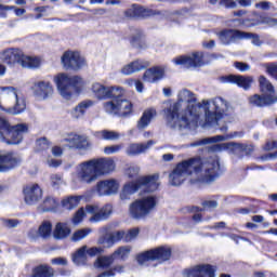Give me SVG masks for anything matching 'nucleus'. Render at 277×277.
<instances>
[{
	"label": "nucleus",
	"mask_w": 277,
	"mask_h": 277,
	"mask_svg": "<svg viewBox=\"0 0 277 277\" xmlns=\"http://www.w3.org/2000/svg\"><path fill=\"white\" fill-rule=\"evenodd\" d=\"M220 172V159L211 157L206 160L190 158L180 162L169 175V183L174 187L183 185L188 176L194 175L199 183H213Z\"/></svg>",
	"instance_id": "2"
},
{
	"label": "nucleus",
	"mask_w": 277,
	"mask_h": 277,
	"mask_svg": "<svg viewBox=\"0 0 277 277\" xmlns=\"http://www.w3.org/2000/svg\"><path fill=\"white\" fill-rule=\"evenodd\" d=\"M259 83L263 94L266 96H274V85H272V82H269L265 76H260Z\"/></svg>",
	"instance_id": "40"
},
{
	"label": "nucleus",
	"mask_w": 277,
	"mask_h": 277,
	"mask_svg": "<svg viewBox=\"0 0 277 277\" xmlns=\"http://www.w3.org/2000/svg\"><path fill=\"white\" fill-rule=\"evenodd\" d=\"M186 277H215V269L209 264L198 265L184 271Z\"/></svg>",
	"instance_id": "22"
},
{
	"label": "nucleus",
	"mask_w": 277,
	"mask_h": 277,
	"mask_svg": "<svg viewBox=\"0 0 277 277\" xmlns=\"http://www.w3.org/2000/svg\"><path fill=\"white\" fill-rule=\"evenodd\" d=\"M203 209H215L217 207V201L208 200L202 202Z\"/></svg>",
	"instance_id": "64"
},
{
	"label": "nucleus",
	"mask_w": 277,
	"mask_h": 277,
	"mask_svg": "<svg viewBox=\"0 0 277 277\" xmlns=\"http://www.w3.org/2000/svg\"><path fill=\"white\" fill-rule=\"evenodd\" d=\"M155 141H148L146 144H131L127 149V155L135 156L146 153L150 146H154Z\"/></svg>",
	"instance_id": "32"
},
{
	"label": "nucleus",
	"mask_w": 277,
	"mask_h": 277,
	"mask_svg": "<svg viewBox=\"0 0 277 277\" xmlns=\"http://www.w3.org/2000/svg\"><path fill=\"white\" fill-rule=\"evenodd\" d=\"M265 68L267 75L277 80V64L276 63H267L262 65Z\"/></svg>",
	"instance_id": "51"
},
{
	"label": "nucleus",
	"mask_w": 277,
	"mask_h": 277,
	"mask_svg": "<svg viewBox=\"0 0 277 277\" xmlns=\"http://www.w3.org/2000/svg\"><path fill=\"white\" fill-rule=\"evenodd\" d=\"M117 96H113L111 101L104 103V109L106 114H111L113 116H129L133 111V103L127 98H122L124 94V89H121Z\"/></svg>",
	"instance_id": "10"
},
{
	"label": "nucleus",
	"mask_w": 277,
	"mask_h": 277,
	"mask_svg": "<svg viewBox=\"0 0 277 277\" xmlns=\"http://www.w3.org/2000/svg\"><path fill=\"white\" fill-rule=\"evenodd\" d=\"M123 269H124V267H122V266H115L111 269L101 273L96 277H114V276H116V274H122Z\"/></svg>",
	"instance_id": "50"
},
{
	"label": "nucleus",
	"mask_w": 277,
	"mask_h": 277,
	"mask_svg": "<svg viewBox=\"0 0 277 277\" xmlns=\"http://www.w3.org/2000/svg\"><path fill=\"white\" fill-rule=\"evenodd\" d=\"M129 254H131V247L124 246V247H119L114 253L113 258L120 259L121 261H126L129 259Z\"/></svg>",
	"instance_id": "42"
},
{
	"label": "nucleus",
	"mask_w": 277,
	"mask_h": 277,
	"mask_svg": "<svg viewBox=\"0 0 277 277\" xmlns=\"http://www.w3.org/2000/svg\"><path fill=\"white\" fill-rule=\"evenodd\" d=\"M26 205H36L42 199V188L38 184H29L24 188Z\"/></svg>",
	"instance_id": "23"
},
{
	"label": "nucleus",
	"mask_w": 277,
	"mask_h": 277,
	"mask_svg": "<svg viewBox=\"0 0 277 277\" xmlns=\"http://www.w3.org/2000/svg\"><path fill=\"white\" fill-rule=\"evenodd\" d=\"M175 66L184 68H198L205 66V53L195 52L192 55H182L173 58Z\"/></svg>",
	"instance_id": "15"
},
{
	"label": "nucleus",
	"mask_w": 277,
	"mask_h": 277,
	"mask_svg": "<svg viewBox=\"0 0 277 277\" xmlns=\"http://www.w3.org/2000/svg\"><path fill=\"white\" fill-rule=\"evenodd\" d=\"M21 157L12 151L0 154V172H10L21 166Z\"/></svg>",
	"instance_id": "17"
},
{
	"label": "nucleus",
	"mask_w": 277,
	"mask_h": 277,
	"mask_svg": "<svg viewBox=\"0 0 277 277\" xmlns=\"http://www.w3.org/2000/svg\"><path fill=\"white\" fill-rule=\"evenodd\" d=\"M137 235H140V228H132L128 233H124V241H133Z\"/></svg>",
	"instance_id": "56"
},
{
	"label": "nucleus",
	"mask_w": 277,
	"mask_h": 277,
	"mask_svg": "<svg viewBox=\"0 0 277 277\" xmlns=\"http://www.w3.org/2000/svg\"><path fill=\"white\" fill-rule=\"evenodd\" d=\"M246 27H256V25H268V27H276L277 19L274 17L259 16L255 19H247L242 22Z\"/></svg>",
	"instance_id": "27"
},
{
	"label": "nucleus",
	"mask_w": 277,
	"mask_h": 277,
	"mask_svg": "<svg viewBox=\"0 0 277 277\" xmlns=\"http://www.w3.org/2000/svg\"><path fill=\"white\" fill-rule=\"evenodd\" d=\"M91 92L97 101H106V98H111L113 96H119L122 92L121 87H107L101 82H94L91 87ZM119 94H118V93Z\"/></svg>",
	"instance_id": "13"
},
{
	"label": "nucleus",
	"mask_w": 277,
	"mask_h": 277,
	"mask_svg": "<svg viewBox=\"0 0 277 277\" xmlns=\"http://www.w3.org/2000/svg\"><path fill=\"white\" fill-rule=\"evenodd\" d=\"M157 207V197L153 195L144 196L140 199H136L129 207L130 217L133 220H142L153 213Z\"/></svg>",
	"instance_id": "9"
},
{
	"label": "nucleus",
	"mask_w": 277,
	"mask_h": 277,
	"mask_svg": "<svg viewBox=\"0 0 277 277\" xmlns=\"http://www.w3.org/2000/svg\"><path fill=\"white\" fill-rule=\"evenodd\" d=\"M0 98L6 105H13L5 108L0 104V109H2V111H6V114H12L13 116L23 114L24 109L27 107L23 94L14 87H0Z\"/></svg>",
	"instance_id": "5"
},
{
	"label": "nucleus",
	"mask_w": 277,
	"mask_h": 277,
	"mask_svg": "<svg viewBox=\"0 0 277 277\" xmlns=\"http://www.w3.org/2000/svg\"><path fill=\"white\" fill-rule=\"evenodd\" d=\"M90 233H92L91 228L78 229L74 233L71 240L72 241H81V239H85V237H88V235H90Z\"/></svg>",
	"instance_id": "48"
},
{
	"label": "nucleus",
	"mask_w": 277,
	"mask_h": 277,
	"mask_svg": "<svg viewBox=\"0 0 277 277\" xmlns=\"http://www.w3.org/2000/svg\"><path fill=\"white\" fill-rule=\"evenodd\" d=\"M241 40H251L252 44H254L255 47H261V44H263L259 35L252 32L242 31Z\"/></svg>",
	"instance_id": "47"
},
{
	"label": "nucleus",
	"mask_w": 277,
	"mask_h": 277,
	"mask_svg": "<svg viewBox=\"0 0 277 277\" xmlns=\"http://www.w3.org/2000/svg\"><path fill=\"white\" fill-rule=\"evenodd\" d=\"M114 170H116V163L109 158L91 159L77 167V179L80 183L90 184Z\"/></svg>",
	"instance_id": "3"
},
{
	"label": "nucleus",
	"mask_w": 277,
	"mask_h": 277,
	"mask_svg": "<svg viewBox=\"0 0 277 277\" xmlns=\"http://www.w3.org/2000/svg\"><path fill=\"white\" fill-rule=\"evenodd\" d=\"M87 256H96V254H101L103 252V248L101 247H93V248H85Z\"/></svg>",
	"instance_id": "58"
},
{
	"label": "nucleus",
	"mask_w": 277,
	"mask_h": 277,
	"mask_svg": "<svg viewBox=\"0 0 277 277\" xmlns=\"http://www.w3.org/2000/svg\"><path fill=\"white\" fill-rule=\"evenodd\" d=\"M122 238H124V232H114L109 234L108 238H106L103 243H107V248H111L116 241H120Z\"/></svg>",
	"instance_id": "44"
},
{
	"label": "nucleus",
	"mask_w": 277,
	"mask_h": 277,
	"mask_svg": "<svg viewBox=\"0 0 277 277\" xmlns=\"http://www.w3.org/2000/svg\"><path fill=\"white\" fill-rule=\"evenodd\" d=\"M36 146L38 150H49L51 144L47 138L43 137V138L37 140Z\"/></svg>",
	"instance_id": "55"
},
{
	"label": "nucleus",
	"mask_w": 277,
	"mask_h": 277,
	"mask_svg": "<svg viewBox=\"0 0 277 277\" xmlns=\"http://www.w3.org/2000/svg\"><path fill=\"white\" fill-rule=\"evenodd\" d=\"M14 6L4 5L0 3V17L1 18H8V11L13 10Z\"/></svg>",
	"instance_id": "62"
},
{
	"label": "nucleus",
	"mask_w": 277,
	"mask_h": 277,
	"mask_svg": "<svg viewBox=\"0 0 277 277\" xmlns=\"http://www.w3.org/2000/svg\"><path fill=\"white\" fill-rule=\"evenodd\" d=\"M202 109L206 114V124L208 127H213L226 116V113L232 109L230 104L228 101L224 100L223 97H214L213 100L202 101Z\"/></svg>",
	"instance_id": "4"
},
{
	"label": "nucleus",
	"mask_w": 277,
	"mask_h": 277,
	"mask_svg": "<svg viewBox=\"0 0 277 277\" xmlns=\"http://www.w3.org/2000/svg\"><path fill=\"white\" fill-rule=\"evenodd\" d=\"M61 63L65 70H80L85 66V58L75 51H65L61 57Z\"/></svg>",
	"instance_id": "12"
},
{
	"label": "nucleus",
	"mask_w": 277,
	"mask_h": 277,
	"mask_svg": "<svg viewBox=\"0 0 277 277\" xmlns=\"http://www.w3.org/2000/svg\"><path fill=\"white\" fill-rule=\"evenodd\" d=\"M55 276V269L49 265H39L32 268L30 277H53Z\"/></svg>",
	"instance_id": "33"
},
{
	"label": "nucleus",
	"mask_w": 277,
	"mask_h": 277,
	"mask_svg": "<svg viewBox=\"0 0 277 277\" xmlns=\"http://www.w3.org/2000/svg\"><path fill=\"white\" fill-rule=\"evenodd\" d=\"M79 202H81V199L79 197L69 196L63 198L61 205L66 211H72V209H77V207H79Z\"/></svg>",
	"instance_id": "36"
},
{
	"label": "nucleus",
	"mask_w": 277,
	"mask_h": 277,
	"mask_svg": "<svg viewBox=\"0 0 277 277\" xmlns=\"http://www.w3.org/2000/svg\"><path fill=\"white\" fill-rule=\"evenodd\" d=\"M243 31L235 29H225L219 32V40L222 44H232L234 40H241Z\"/></svg>",
	"instance_id": "24"
},
{
	"label": "nucleus",
	"mask_w": 277,
	"mask_h": 277,
	"mask_svg": "<svg viewBox=\"0 0 277 277\" xmlns=\"http://www.w3.org/2000/svg\"><path fill=\"white\" fill-rule=\"evenodd\" d=\"M219 81H221V83H236L238 88H242L243 90H250V87L252 85L254 79L250 76L227 75L221 76L219 78Z\"/></svg>",
	"instance_id": "18"
},
{
	"label": "nucleus",
	"mask_w": 277,
	"mask_h": 277,
	"mask_svg": "<svg viewBox=\"0 0 277 277\" xmlns=\"http://www.w3.org/2000/svg\"><path fill=\"white\" fill-rule=\"evenodd\" d=\"M27 131V124L19 123L10 127L8 119L0 117V140L5 142V144H21L23 142V135H25Z\"/></svg>",
	"instance_id": "8"
},
{
	"label": "nucleus",
	"mask_w": 277,
	"mask_h": 277,
	"mask_svg": "<svg viewBox=\"0 0 277 277\" xmlns=\"http://www.w3.org/2000/svg\"><path fill=\"white\" fill-rule=\"evenodd\" d=\"M142 187L146 192H157L159 189V174L141 176L135 182L124 184L120 192L121 200H129Z\"/></svg>",
	"instance_id": "6"
},
{
	"label": "nucleus",
	"mask_w": 277,
	"mask_h": 277,
	"mask_svg": "<svg viewBox=\"0 0 277 277\" xmlns=\"http://www.w3.org/2000/svg\"><path fill=\"white\" fill-rule=\"evenodd\" d=\"M51 185L56 189L60 188L61 185H64V177L62 174L54 173L50 176Z\"/></svg>",
	"instance_id": "53"
},
{
	"label": "nucleus",
	"mask_w": 277,
	"mask_h": 277,
	"mask_svg": "<svg viewBox=\"0 0 277 277\" xmlns=\"http://www.w3.org/2000/svg\"><path fill=\"white\" fill-rule=\"evenodd\" d=\"M63 142H67L69 148H77L78 150H88L91 146L88 136L79 134H68Z\"/></svg>",
	"instance_id": "21"
},
{
	"label": "nucleus",
	"mask_w": 277,
	"mask_h": 277,
	"mask_svg": "<svg viewBox=\"0 0 277 277\" xmlns=\"http://www.w3.org/2000/svg\"><path fill=\"white\" fill-rule=\"evenodd\" d=\"M92 106H94V101L92 100L82 101L71 111L72 118H75L76 120H79V118H83V116H85V111H88V109H90V107Z\"/></svg>",
	"instance_id": "30"
},
{
	"label": "nucleus",
	"mask_w": 277,
	"mask_h": 277,
	"mask_svg": "<svg viewBox=\"0 0 277 277\" xmlns=\"http://www.w3.org/2000/svg\"><path fill=\"white\" fill-rule=\"evenodd\" d=\"M43 211H54V209H57V200L53 197H48L44 199L42 203Z\"/></svg>",
	"instance_id": "49"
},
{
	"label": "nucleus",
	"mask_w": 277,
	"mask_h": 277,
	"mask_svg": "<svg viewBox=\"0 0 277 277\" xmlns=\"http://www.w3.org/2000/svg\"><path fill=\"white\" fill-rule=\"evenodd\" d=\"M52 265H68L66 258H54L51 260Z\"/></svg>",
	"instance_id": "63"
},
{
	"label": "nucleus",
	"mask_w": 277,
	"mask_h": 277,
	"mask_svg": "<svg viewBox=\"0 0 277 277\" xmlns=\"http://www.w3.org/2000/svg\"><path fill=\"white\" fill-rule=\"evenodd\" d=\"M229 148H234V150H246V146L238 143H223L212 146L214 153H222V150H228Z\"/></svg>",
	"instance_id": "37"
},
{
	"label": "nucleus",
	"mask_w": 277,
	"mask_h": 277,
	"mask_svg": "<svg viewBox=\"0 0 277 277\" xmlns=\"http://www.w3.org/2000/svg\"><path fill=\"white\" fill-rule=\"evenodd\" d=\"M220 5H222L223 8L235 10V8H237V2L235 0H221Z\"/></svg>",
	"instance_id": "59"
},
{
	"label": "nucleus",
	"mask_w": 277,
	"mask_h": 277,
	"mask_svg": "<svg viewBox=\"0 0 277 277\" xmlns=\"http://www.w3.org/2000/svg\"><path fill=\"white\" fill-rule=\"evenodd\" d=\"M156 14L154 10L142 6L141 18H148V16H155Z\"/></svg>",
	"instance_id": "61"
},
{
	"label": "nucleus",
	"mask_w": 277,
	"mask_h": 277,
	"mask_svg": "<svg viewBox=\"0 0 277 277\" xmlns=\"http://www.w3.org/2000/svg\"><path fill=\"white\" fill-rule=\"evenodd\" d=\"M157 116V110L155 108H148L144 110L142 117L137 122V129H146L150 122H153V118Z\"/></svg>",
	"instance_id": "31"
},
{
	"label": "nucleus",
	"mask_w": 277,
	"mask_h": 277,
	"mask_svg": "<svg viewBox=\"0 0 277 277\" xmlns=\"http://www.w3.org/2000/svg\"><path fill=\"white\" fill-rule=\"evenodd\" d=\"M142 8L141 5L133 4L131 9L124 12L127 18H142Z\"/></svg>",
	"instance_id": "46"
},
{
	"label": "nucleus",
	"mask_w": 277,
	"mask_h": 277,
	"mask_svg": "<svg viewBox=\"0 0 277 277\" xmlns=\"http://www.w3.org/2000/svg\"><path fill=\"white\" fill-rule=\"evenodd\" d=\"M130 44H132V47H134L135 49H144V32L141 29H132Z\"/></svg>",
	"instance_id": "34"
},
{
	"label": "nucleus",
	"mask_w": 277,
	"mask_h": 277,
	"mask_svg": "<svg viewBox=\"0 0 277 277\" xmlns=\"http://www.w3.org/2000/svg\"><path fill=\"white\" fill-rule=\"evenodd\" d=\"M144 68H148V62L136 60L126 65L121 69V72L122 75H133V72H140V70H144Z\"/></svg>",
	"instance_id": "29"
},
{
	"label": "nucleus",
	"mask_w": 277,
	"mask_h": 277,
	"mask_svg": "<svg viewBox=\"0 0 277 277\" xmlns=\"http://www.w3.org/2000/svg\"><path fill=\"white\" fill-rule=\"evenodd\" d=\"M171 256L172 249L170 247H158L140 253L136 256V261L138 265H148V261H158L159 263H166V261H170Z\"/></svg>",
	"instance_id": "11"
},
{
	"label": "nucleus",
	"mask_w": 277,
	"mask_h": 277,
	"mask_svg": "<svg viewBox=\"0 0 277 277\" xmlns=\"http://www.w3.org/2000/svg\"><path fill=\"white\" fill-rule=\"evenodd\" d=\"M115 261L114 255H109V256H101L98 258L95 263L94 266L95 267H102V269H107V267H109Z\"/></svg>",
	"instance_id": "43"
},
{
	"label": "nucleus",
	"mask_w": 277,
	"mask_h": 277,
	"mask_svg": "<svg viewBox=\"0 0 277 277\" xmlns=\"http://www.w3.org/2000/svg\"><path fill=\"white\" fill-rule=\"evenodd\" d=\"M163 75H166V71L161 67L149 68L144 72L143 81L146 83H157V81L163 79Z\"/></svg>",
	"instance_id": "25"
},
{
	"label": "nucleus",
	"mask_w": 277,
	"mask_h": 277,
	"mask_svg": "<svg viewBox=\"0 0 277 277\" xmlns=\"http://www.w3.org/2000/svg\"><path fill=\"white\" fill-rule=\"evenodd\" d=\"M53 81L63 98L70 101L72 98V90L81 92L85 87V81L79 76L70 77L65 72L54 76Z\"/></svg>",
	"instance_id": "7"
},
{
	"label": "nucleus",
	"mask_w": 277,
	"mask_h": 277,
	"mask_svg": "<svg viewBox=\"0 0 277 277\" xmlns=\"http://www.w3.org/2000/svg\"><path fill=\"white\" fill-rule=\"evenodd\" d=\"M97 140H107L114 142L116 140H120V133L111 130H102L94 133Z\"/></svg>",
	"instance_id": "38"
},
{
	"label": "nucleus",
	"mask_w": 277,
	"mask_h": 277,
	"mask_svg": "<svg viewBox=\"0 0 277 277\" xmlns=\"http://www.w3.org/2000/svg\"><path fill=\"white\" fill-rule=\"evenodd\" d=\"M23 55L21 49L17 48H11L6 49L1 53V60L3 64H6L8 66H16V64H19V66L23 63Z\"/></svg>",
	"instance_id": "19"
},
{
	"label": "nucleus",
	"mask_w": 277,
	"mask_h": 277,
	"mask_svg": "<svg viewBox=\"0 0 277 277\" xmlns=\"http://www.w3.org/2000/svg\"><path fill=\"white\" fill-rule=\"evenodd\" d=\"M234 66L237 70H240V72H247V70H250V65L242 62H235Z\"/></svg>",
	"instance_id": "60"
},
{
	"label": "nucleus",
	"mask_w": 277,
	"mask_h": 277,
	"mask_svg": "<svg viewBox=\"0 0 277 277\" xmlns=\"http://www.w3.org/2000/svg\"><path fill=\"white\" fill-rule=\"evenodd\" d=\"M249 102L255 107H267V105H274V103H277V98L274 95H265V93H263V96L255 94L249 97Z\"/></svg>",
	"instance_id": "26"
},
{
	"label": "nucleus",
	"mask_w": 277,
	"mask_h": 277,
	"mask_svg": "<svg viewBox=\"0 0 277 277\" xmlns=\"http://www.w3.org/2000/svg\"><path fill=\"white\" fill-rule=\"evenodd\" d=\"M120 184L116 180H104L96 184V192L98 196H114L118 194Z\"/></svg>",
	"instance_id": "20"
},
{
	"label": "nucleus",
	"mask_w": 277,
	"mask_h": 277,
	"mask_svg": "<svg viewBox=\"0 0 277 277\" xmlns=\"http://www.w3.org/2000/svg\"><path fill=\"white\" fill-rule=\"evenodd\" d=\"M120 150H122V145H111L104 148L105 155H115V153H120Z\"/></svg>",
	"instance_id": "57"
},
{
	"label": "nucleus",
	"mask_w": 277,
	"mask_h": 277,
	"mask_svg": "<svg viewBox=\"0 0 277 277\" xmlns=\"http://www.w3.org/2000/svg\"><path fill=\"white\" fill-rule=\"evenodd\" d=\"M85 217V209L80 208L78 211L74 214V217L71 219L72 224H81L83 222V219Z\"/></svg>",
	"instance_id": "52"
},
{
	"label": "nucleus",
	"mask_w": 277,
	"mask_h": 277,
	"mask_svg": "<svg viewBox=\"0 0 277 277\" xmlns=\"http://www.w3.org/2000/svg\"><path fill=\"white\" fill-rule=\"evenodd\" d=\"M52 230H53V225L49 221H44L39 226V235H40V237H43V239H47L48 237H51Z\"/></svg>",
	"instance_id": "45"
},
{
	"label": "nucleus",
	"mask_w": 277,
	"mask_h": 277,
	"mask_svg": "<svg viewBox=\"0 0 277 277\" xmlns=\"http://www.w3.org/2000/svg\"><path fill=\"white\" fill-rule=\"evenodd\" d=\"M126 174L129 179H137L140 176V167L131 166L127 169Z\"/></svg>",
	"instance_id": "54"
},
{
	"label": "nucleus",
	"mask_w": 277,
	"mask_h": 277,
	"mask_svg": "<svg viewBox=\"0 0 277 277\" xmlns=\"http://www.w3.org/2000/svg\"><path fill=\"white\" fill-rule=\"evenodd\" d=\"M23 68H39L40 67V58L34 56H22V65Z\"/></svg>",
	"instance_id": "41"
},
{
	"label": "nucleus",
	"mask_w": 277,
	"mask_h": 277,
	"mask_svg": "<svg viewBox=\"0 0 277 277\" xmlns=\"http://www.w3.org/2000/svg\"><path fill=\"white\" fill-rule=\"evenodd\" d=\"M70 235V227L66 223H57L54 232L53 237L54 239H66Z\"/></svg>",
	"instance_id": "35"
},
{
	"label": "nucleus",
	"mask_w": 277,
	"mask_h": 277,
	"mask_svg": "<svg viewBox=\"0 0 277 277\" xmlns=\"http://www.w3.org/2000/svg\"><path fill=\"white\" fill-rule=\"evenodd\" d=\"M235 135L230 134H224V135H215L211 137L203 138L201 141H197L195 143H192L190 146H205L207 144H217V142H226L227 140H233Z\"/></svg>",
	"instance_id": "28"
},
{
	"label": "nucleus",
	"mask_w": 277,
	"mask_h": 277,
	"mask_svg": "<svg viewBox=\"0 0 277 277\" xmlns=\"http://www.w3.org/2000/svg\"><path fill=\"white\" fill-rule=\"evenodd\" d=\"M85 211L91 215L89 221L92 223H96L107 220L109 215H111L114 208L109 203L105 205L102 208L98 206H87Z\"/></svg>",
	"instance_id": "16"
},
{
	"label": "nucleus",
	"mask_w": 277,
	"mask_h": 277,
	"mask_svg": "<svg viewBox=\"0 0 277 277\" xmlns=\"http://www.w3.org/2000/svg\"><path fill=\"white\" fill-rule=\"evenodd\" d=\"M85 248H88V246L81 247L74 253L72 261L76 265H85V263L88 262V253L85 251Z\"/></svg>",
	"instance_id": "39"
},
{
	"label": "nucleus",
	"mask_w": 277,
	"mask_h": 277,
	"mask_svg": "<svg viewBox=\"0 0 277 277\" xmlns=\"http://www.w3.org/2000/svg\"><path fill=\"white\" fill-rule=\"evenodd\" d=\"M167 124L175 131L189 129L202 116V104L196 103V94L183 89L177 94V102L164 110Z\"/></svg>",
	"instance_id": "1"
},
{
	"label": "nucleus",
	"mask_w": 277,
	"mask_h": 277,
	"mask_svg": "<svg viewBox=\"0 0 277 277\" xmlns=\"http://www.w3.org/2000/svg\"><path fill=\"white\" fill-rule=\"evenodd\" d=\"M31 91L35 98L38 101H49L52 98L55 89L53 88V83L47 80L35 81L31 87Z\"/></svg>",
	"instance_id": "14"
}]
</instances>
